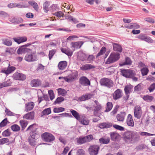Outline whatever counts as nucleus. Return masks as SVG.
<instances>
[{
    "mask_svg": "<svg viewBox=\"0 0 155 155\" xmlns=\"http://www.w3.org/2000/svg\"><path fill=\"white\" fill-rule=\"evenodd\" d=\"M58 7L57 6V5L52 4L50 7V10L52 12L57 11L58 9Z\"/></svg>",
    "mask_w": 155,
    "mask_h": 155,
    "instance_id": "nucleus-51",
    "label": "nucleus"
},
{
    "mask_svg": "<svg viewBox=\"0 0 155 155\" xmlns=\"http://www.w3.org/2000/svg\"><path fill=\"white\" fill-rule=\"evenodd\" d=\"M19 122L21 127V130H23L28 125V122L26 120H21L19 121Z\"/></svg>",
    "mask_w": 155,
    "mask_h": 155,
    "instance_id": "nucleus-28",
    "label": "nucleus"
},
{
    "mask_svg": "<svg viewBox=\"0 0 155 155\" xmlns=\"http://www.w3.org/2000/svg\"><path fill=\"white\" fill-rule=\"evenodd\" d=\"M126 122L128 126L132 127L134 126V122L132 118V116L130 114L128 115Z\"/></svg>",
    "mask_w": 155,
    "mask_h": 155,
    "instance_id": "nucleus-22",
    "label": "nucleus"
},
{
    "mask_svg": "<svg viewBox=\"0 0 155 155\" xmlns=\"http://www.w3.org/2000/svg\"><path fill=\"white\" fill-rule=\"evenodd\" d=\"M42 140L44 141L51 142L54 140V136L50 133L45 132L41 135Z\"/></svg>",
    "mask_w": 155,
    "mask_h": 155,
    "instance_id": "nucleus-6",
    "label": "nucleus"
},
{
    "mask_svg": "<svg viewBox=\"0 0 155 155\" xmlns=\"http://www.w3.org/2000/svg\"><path fill=\"white\" fill-rule=\"evenodd\" d=\"M54 15L58 18L63 17L64 14L61 11L57 12L54 14Z\"/></svg>",
    "mask_w": 155,
    "mask_h": 155,
    "instance_id": "nucleus-56",
    "label": "nucleus"
},
{
    "mask_svg": "<svg viewBox=\"0 0 155 155\" xmlns=\"http://www.w3.org/2000/svg\"><path fill=\"white\" fill-rule=\"evenodd\" d=\"M49 5L48 2L46 1L43 4V9L44 11L46 13H47L49 11L48 6Z\"/></svg>",
    "mask_w": 155,
    "mask_h": 155,
    "instance_id": "nucleus-44",
    "label": "nucleus"
},
{
    "mask_svg": "<svg viewBox=\"0 0 155 155\" xmlns=\"http://www.w3.org/2000/svg\"><path fill=\"white\" fill-rule=\"evenodd\" d=\"M132 63V61L131 59L128 57H126L125 58V61L124 62L120 64V66H123L125 65H130Z\"/></svg>",
    "mask_w": 155,
    "mask_h": 155,
    "instance_id": "nucleus-31",
    "label": "nucleus"
},
{
    "mask_svg": "<svg viewBox=\"0 0 155 155\" xmlns=\"http://www.w3.org/2000/svg\"><path fill=\"white\" fill-rule=\"evenodd\" d=\"M34 112H30L25 114L23 116V118L27 120H32L34 119Z\"/></svg>",
    "mask_w": 155,
    "mask_h": 155,
    "instance_id": "nucleus-23",
    "label": "nucleus"
},
{
    "mask_svg": "<svg viewBox=\"0 0 155 155\" xmlns=\"http://www.w3.org/2000/svg\"><path fill=\"white\" fill-rule=\"evenodd\" d=\"M31 51V49L24 47L22 45L18 48L17 53L18 54H22L27 52H30Z\"/></svg>",
    "mask_w": 155,
    "mask_h": 155,
    "instance_id": "nucleus-13",
    "label": "nucleus"
},
{
    "mask_svg": "<svg viewBox=\"0 0 155 155\" xmlns=\"http://www.w3.org/2000/svg\"><path fill=\"white\" fill-rule=\"evenodd\" d=\"M110 139L108 137L106 138L102 137L99 140V142L101 144H107L110 142Z\"/></svg>",
    "mask_w": 155,
    "mask_h": 155,
    "instance_id": "nucleus-30",
    "label": "nucleus"
},
{
    "mask_svg": "<svg viewBox=\"0 0 155 155\" xmlns=\"http://www.w3.org/2000/svg\"><path fill=\"white\" fill-rule=\"evenodd\" d=\"M120 55L119 53H111L106 61L105 63L109 64L117 61L120 58Z\"/></svg>",
    "mask_w": 155,
    "mask_h": 155,
    "instance_id": "nucleus-5",
    "label": "nucleus"
},
{
    "mask_svg": "<svg viewBox=\"0 0 155 155\" xmlns=\"http://www.w3.org/2000/svg\"><path fill=\"white\" fill-rule=\"evenodd\" d=\"M37 125L36 124H33L30 125L26 131L31 130L30 133V135L31 137L33 139L36 140L40 137V133L37 131Z\"/></svg>",
    "mask_w": 155,
    "mask_h": 155,
    "instance_id": "nucleus-2",
    "label": "nucleus"
},
{
    "mask_svg": "<svg viewBox=\"0 0 155 155\" xmlns=\"http://www.w3.org/2000/svg\"><path fill=\"white\" fill-rule=\"evenodd\" d=\"M144 41L148 43H152L153 42V40L150 37L147 36L146 37Z\"/></svg>",
    "mask_w": 155,
    "mask_h": 155,
    "instance_id": "nucleus-60",
    "label": "nucleus"
},
{
    "mask_svg": "<svg viewBox=\"0 0 155 155\" xmlns=\"http://www.w3.org/2000/svg\"><path fill=\"white\" fill-rule=\"evenodd\" d=\"M136 149L137 150H143L144 151H147L148 150V147L144 144H141L136 147Z\"/></svg>",
    "mask_w": 155,
    "mask_h": 155,
    "instance_id": "nucleus-29",
    "label": "nucleus"
},
{
    "mask_svg": "<svg viewBox=\"0 0 155 155\" xmlns=\"http://www.w3.org/2000/svg\"><path fill=\"white\" fill-rule=\"evenodd\" d=\"M9 21L13 24L17 25L21 23L23 21V20L21 17H16L12 16L8 18Z\"/></svg>",
    "mask_w": 155,
    "mask_h": 155,
    "instance_id": "nucleus-10",
    "label": "nucleus"
},
{
    "mask_svg": "<svg viewBox=\"0 0 155 155\" xmlns=\"http://www.w3.org/2000/svg\"><path fill=\"white\" fill-rule=\"evenodd\" d=\"M12 130L14 132H17L20 130V127L17 124H14L11 126Z\"/></svg>",
    "mask_w": 155,
    "mask_h": 155,
    "instance_id": "nucleus-35",
    "label": "nucleus"
},
{
    "mask_svg": "<svg viewBox=\"0 0 155 155\" xmlns=\"http://www.w3.org/2000/svg\"><path fill=\"white\" fill-rule=\"evenodd\" d=\"M9 122L7 118H5L0 123V127H2L6 126Z\"/></svg>",
    "mask_w": 155,
    "mask_h": 155,
    "instance_id": "nucleus-43",
    "label": "nucleus"
},
{
    "mask_svg": "<svg viewBox=\"0 0 155 155\" xmlns=\"http://www.w3.org/2000/svg\"><path fill=\"white\" fill-rule=\"evenodd\" d=\"M70 112L76 120H78L80 118V115L79 114L76 110L71 109L70 110Z\"/></svg>",
    "mask_w": 155,
    "mask_h": 155,
    "instance_id": "nucleus-25",
    "label": "nucleus"
},
{
    "mask_svg": "<svg viewBox=\"0 0 155 155\" xmlns=\"http://www.w3.org/2000/svg\"><path fill=\"white\" fill-rule=\"evenodd\" d=\"M79 83L83 86H89L91 85L90 80L86 76H82L79 79Z\"/></svg>",
    "mask_w": 155,
    "mask_h": 155,
    "instance_id": "nucleus-8",
    "label": "nucleus"
},
{
    "mask_svg": "<svg viewBox=\"0 0 155 155\" xmlns=\"http://www.w3.org/2000/svg\"><path fill=\"white\" fill-rule=\"evenodd\" d=\"M12 77L15 80L23 81L26 78V76L21 73L18 72L13 74Z\"/></svg>",
    "mask_w": 155,
    "mask_h": 155,
    "instance_id": "nucleus-9",
    "label": "nucleus"
},
{
    "mask_svg": "<svg viewBox=\"0 0 155 155\" xmlns=\"http://www.w3.org/2000/svg\"><path fill=\"white\" fill-rule=\"evenodd\" d=\"M87 55L84 53L80 52L79 53L78 55V58L81 61H86L87 58Z\"/></svg>",
    "mask_w": 155,
    "mask_h": 155,
    "instance_id": "nucleus-27",
    "label": "nucleus"
},
{
    "mask_svg": "<svg viewBox=\"0 0 155 155\" xmlns=\"http://www.w3.org/2000/svg\"><path fill=\"white\" fill-rule=\"evenodd\" d=\"M133 86L131 84L125 86L124 88L125 94H129L131 93L133 91Z\"/></svg>",
    "mask_w": 155,
    "mask_h": 155,
    "instance_id": "nucleus-20",
    "label": "nucleus"
},
{
    "mask_svg": "<svg viewBox=\"0 0 155 155\" xmlns=\"http://www.w3.org/2000/svg\"><path fill=\"white\" fill-rule=\"evenodd\" d=\"M31 83L32 86L34 87H38L41 84L40 81L38 79H34L32 80Z\"/></svg>",
    "mask_w": 155,
    "mask_h": 155,
    "instance_id": "nucleus-26",
    "label": "nucleus"
},
{
    "mask_svg": "<svg viewBox=\"0 0 155 155\" xmlns=\"http://www.w3.org/2000/svg\"><path fill=\"white\" fill-rule=\"evenodd\" d=\"M87 58L86 61L88 63H91L93 61L94 58L93 55H89L88 56L87 55Z\"/></svg>",
    "mask_w": 155,
    "mask_h": 155,
    "instance_id": "nucleus-53",
    "label": "nucleus"
},
{
    "mask_svg": "<svg viewBox=\"0 0 155 155\" xmlns=\"http://www.w3.org/2000/svg\"><path fill=\"white\" fill-rule=\"evenodd\" d=\"M128 71V69L121 70L120 71L121 75L127 78Z\"/></svg>",
    "mask_w": 155,
    "mask_h": 155,
    "instance_id": "nucleus-59",
    "label": "nucleus"
},
{
    "mask_svg": "<svg viewBox=\"0 0 155 155\" xmlns=\"http://www.w3.org/2000/svg\"><path fill=\"white\" fill-rule=\"evenodd\" d=\"M146 36V35L141 33L138 35L137 38L142 41H144Z\"/></svg>",
    "mask_w": 155,
    "mask_h": 155,
    "instance_id": "nucleus-63",
    "label": "nucleus"
},
{
    "mask_svg": "<svg viewBox=\"0 0 155 155\" xmlns=\"http://www.w3.org/2000/svg\"><path fill=\"white\" fill-rule=\"evenodd\" d=\"M113 104L111 102H108L107 104V107L105 112H108L110 111L112 108Z\"/></svg>",
    "mask_w": 155,
    "mask_h": 155,
    "instance_id": "nucleus-37",
    "label": "nucleus"
},
{
    "mask_svg": "<svg viewBox=\"0 0 155 155\" xmlns=\"http://www.w3.org/2000/svg\"><path fill=\"white\" fill-rule=\"evenodd\" d=\"M30 52H27L25 57V60L28 62H32L36 61L38 60L37 55L35 51H33L32 49Z\"/></svg>",
    "mask_w": 155,
    "mask_h": 155,
    "instance_id": "nucleus-3",
    "label": "nucleus"
},
{
    "mask_svg": "<svg viewBox=\"0 0 155 155\" xmlns=\"http://www.w3.org/2000/svg\"><path fill=\"white\" fill-rule=\"evenodd\" d=\"M113 126L114 128L120 131H124L125 129L124 127L117 124H114Z\"/></svg>",
    "mask_w": 155,
    "mask_h": 155,
    "instance_id": "nucleus-47",
    "label": "nucleus"
},
{
    "mask_svg": "<svg viewBox=\"0 0 155 155\" xmlns=\"http://www.w3.org/2000/svg\"><path fill=\"white\" fill-rule=\"evenodd\" d=\"M5 111L7 115L8 116H15L16 115V114L11 112L10 110L7 108H6Z\"/></svg>",
    "mask_w": 155,
    "mask_h": 155,
    "instance_id": "nucleus-57",
    "label": "nucleus"
},
{
    "mask_svg": "<svg viewBox=\"0 0 155 155\" xmlns=\"http://www.w3.org/2000/svg\"><path fill=\"white\" fill-rule=\"evenodd\" d=\"M85 137L87 142L90 141L92 140L93 138V136L91 134L85 136Z\"/></svg>",
    "mask_w": 155,
    "mask_h": 155,
    "instance_id": "nucleus-62",
    "label": "nucleus"
},
{
    "mask_svg": "<svg viewBox=\"0 0 155 155\" xmlns=\"http://www.w3.org/2000/svg\"><path fill=\"white\" fill-rule=\"evenodd\" d=\"M57 91L59 95H61L63 96H65L67 94L66 91L63 88H59L58 89Z\"/></svg>",
    "mask_w": 155,
    "mask_h": 155,
    "instance_id": "nucleus-32",
    "label": "nucleus"
},
{
    "mask_svg": "<svg viewBox=\"0 0 155 155\" xmlns=\"http://www.w3.org/2000/svg\"><path fill=\"white\" fill-rule=\"evenodd\" d=\"M128 71L127 78H131L133 76H134L135 74L132 70L128 69Z\"/></svg>",
    "mask_w": 155,
    "mask_h": 155,
    "instance_id": "nucleus-49",
    "label": "nucleus"
},
{
    "mask_svg": "<svg viewBox=\"0 0 155 155\" xmlns=\"http://www.w3.org/2000/svg\"><path fill=\"white\" fill-rule=\"evenodd\" d=\"M56 52L55 50H52L49 51L48 56L50 60H51Z\"/></svg>",
    "mask_w": 155,
    "mask_h": 155,
    "instance_id": "nucleus-48",
    "label": "nucleus"
},
{
    "mask_svg": "<svg viewBox=\"0 0 155 155\" xmlns=\"http://www.w3.org/2000/svg\"><path fill=\"white\" fill-rule=\"evenodd\" d=\"M134 116L135 117L140 119L142 115V112L141 108L140 106H136L134 109Z\"/></svg>",
    "mask_w": 155,
    "mask_h": 155,
    "instance_id": "nucleus-11",
    "label": "nucleus"
},
{
    "mask_svg": "<svg viewBox=\"0 0 155 155\" xmlns=\"http://www.w3.org/2000/svg\"><path fill=\"white\" fill-rule=\"evenodd\" d=\"M78 121L80 122L81 124L84 125H87L89 123V120L84 119L83 118H80Z\"/></svg>",
    "mask_w": 155,
    "mask_h": 155,
    "instance_id": "nucleus-46",
    "label": "nucleus"
},
{
    "mask_svg": "<svg viewBox=\"0 0 155 155\" xmlns=\"http://www.w3.org/2000/svg\"><path fill=\"white\" fill-rule=\"evenodd\" d=\"M67 63L66 61H62L59 62L58 67V68L61 70H63L67 67Z\"/></svg>",
    "mask_w": 155,
    "mask_h": 155,
    "instance_id": "nucleus-24",
    "label": "nucleus"
},
{
    "mask_svg": "<svg viewBox=\"0 0 155 155\" xmlns=\"http://www.w3.org/2000/svg\"><path fill=\"white\" fill-rule=\"evenodd\" d=\"M124 141L126 143L132 144L138 142L140 139V136L136 132L127 131L123 135Z\"/></svg>",
    "mask_w": 155,
    "mask_h": 155,
    "instance_id": "nucleus-1",
    "label": "nucleus"
},
{
    "mask_svg": "<svg viewBox=\"0 0 155 155\" xmlns=\"http://www.w3.org/2000/svg\"><path fill=\"white\" fill-rule=\"evenodd\" d=\"M116 118L118 121L123 122L124 120V116L121 114H118L116 116Z\"/></svg>",
    "mask_w": 155,
    "mask_h": 155,
    "instance_id": "nucleus-52",
    "label": "nucleus"
},
{
    "mask_svg": "<svg viewBox=\"0 0 155 155\" xmlns=\"http://www.w3.org/2000/svg\"><path fill=\"white\" fill-rule=\"evenodd\" d=\"M64 100V98L63 97L60 96L57 98L56 99L54 102L53 104H59Z\"/></svg>",
    "mask_w": 155,
    "mask_h": 155,
    "instance_id": "nucleus-39",
    "label": "nucleus"
},
{
    "mask_svg": "<svg viewBox=\"0 0 155 155\" xmlns=\"http://www.w3.org/2000/svg\"><path fill=\"white\" fill-rule=\"evenodd\" d=\"M51 113V110L50 107L48 108L44 109L41 112L42 116L46 115L49 114Z\"/></svg>",
    "mask_w": 155,
    "mask_h": 155,
    "instance_id": "nucleus-33",
    "label": "nucleus"
},
{
    "mask_svg": "<svg viewBox=\"0 0 155 155\" xmlns=\"http://www.w3.org/2000/svg\"><path fill=\"white\" fill-rule=\"evenodd\" d=\"M140 71L142 76H144L147 75L149 72V70L147 68L144 67L141 69Z\"/></svg>",
    "mask_w": 155,
    "mask_h": 155,
    "instance_id": "nucleus-38",
    "label": "nucleus"
},
{
    "mask_svg": "<svg viewBox=\"0 0 155 155\" xmlns=\"http://www.w3.org/2000/svg\"><path fill=\"white\" fill-rule=\"evenodd\" d=\"M95 66L91 64H86L80 67V69L82 71H87L95 68Z\"/></svg>",
    "mask_w": 155,
    "mask_h": 155,
    "instance_id": "nucleus-21",
    "label": "nucleus"
},
{
    "mask_svg": "<svg viewBox=\"0 0 155 155\" xmlns=\"http://www.w3.org/2000/svg\"><path fill=\"white\" fill-rule=\"evenodd\" d=\"M7 68H4L0 71L1 73H3L6 75H8L15 69V68L13 66H9Z\"/></svg>",
    "mask_w": 155,
    "mask_h": 155,
    "instance_id": "nucleus-12",
    "label": "nucleus"
},
{
    "mask_svg": "<svg viewBox=\"0 0 155 155\" xmlns=\"http://www.w3.org/2000/svg\"><path fill=\"white\" fill-rule=\"evenodd\" d=\"M9 130V129L5 130L2 134L3 136L4 137L9 136L11 134V133L10 132Z\"/></svg>",
    "mask_w": 155,
    "mask_h": 155,
    "instance_id": "nucleus-42",
    "label": "nucleus"
},
{
    "mask_svg": "<svg viewBox=\"0 0 155 155\" xmlns=\"http://www.w3.org/2000/svg\"><path fill=\"white\" fill-rule=\"evenodd\" d=\"M14 41L18 44L27 41V38L26 37H18L13 38Z\"/></svg>",
    "mask_w": 155,
    "mask_h": 155,
    "instance_id": "nucleus-15",
    "label": "nucleus"
},
{
    "mask_svg": "<svg viewBox=\"0 0 155 155\" xmlns=\"http://www.w3.org/2000/svg\"><path fill=\"white\" fill-rule=\"evenodd\" d=\"M64 108L62 107H55L53 110L54 112L55 113H58L63 111Z\"/></svg>",
    "mask_w": 155,
    "mask_h": 155,
    "instance_id": "nucleus-45",
    "label": "nucleus"
},
{
    "mask_svg": "<svg viewBox=\"0 0 155 155\" xmlns=\"http://www.w3.org/2000/svg\"><path fill=\"white\" fill-rule=\"evenodd\" d=\"M73 54V52L70 49H67L65 54L68 57H71Z\"/></svg>",
    "mask_w": 155,
    "mask_h": 155,
    "instance_id": "nucleus-64",
    "label": "nucleus"
},
{
    "mask_svg": "<svg viewBox=\"0 0 155 155\" xmlns=\"http://www.w3.org/2000/svg\"><path fill=\"white\" fill-rule=\"evenodd\" d=\"M77 142L80 144L84 143L87 142L85 137H80L77 139Z\"/></svg>",
    "mask_w": 155,
    "mask_h": 155,
    "instance_id": "nucleus-36",
    "label": "nucleus"
},
{
    "mask_svg": "<svg viewBox=\"0 0 155 155\" xmlns=\"http://www.w3.org/2000/svg\"><path fill=\"white\" fill-rule=\"evenodd\" d=\"M35 104L33 102H29L25 104V111H29L32 110L34 107Z\"/></svg>",
    "mask_w": 155,
    "mask_h": 155,
    "instance_id": "nucleus-19",
    "label": "nucleus"
},
{
    "mask_svg": "<svg viewBox=\"0 0 155 155\" xmlns=\"http://www.w3.org/2000/svg\"><path fill=\"white\" fill-rule=\"evenodd\" d=\"M143 99L147 102H151L153 99V97L148 95H144L143 97Z\"/></svg>",
    "mask_w": 155,
    "mask_h": 155,
    "instance_id": "nucleus-34",
    "label": "nucleus"
},
{
    "mask_svg": "<svg viewBox=\"0 0 155 155\" xmlns=\"http://www.w3.org/2000/svg\"><path fill=\"white\" fill-rule=\"evenodd\" d=\"M113 46V49L114 51H117L119 53L122 52V48L121 45L118 43H112Z\"/></svg>",
    "mask_w": 155,
    "mask_h": 155,
    "instance_id": "nucleus-17",
    "label": "nucleus"
},
{
    "mask_svg": "<svg viewBox=\"0 0 155 155\" xmlns=\"http://www.w3.org/2000/svg\"><path fill=\"white\" fill-rule=\"evenodd\" d=\"M99 83L101 86L110 88L114 86V82L110 79L104 78H101L99 81Z\"/></svg>",
    "mask_w": 155,
    "mask_h": 155,
    "instance_id": "nucleus-4",
    "label": "nucleus"
},
{
    "mask_svg": "<svg viewBox=\"0 0 155 155\" xmlns=\"http://www.w3.org/2000/svg\"><path fill=\"white\" fill-rule=\"evenodd\" d=\"M110 135L111 140L114 141L118 140L120 136L118 133L115 132H110Z\"/></svg>",
    "mask_w": 155,
    "mask_h": 155,
    "instance_id": "nucleus-16",
    "label": "nucleus"
},
{
    "mask_svg": "<svg viewBox=\"0 0 155 155\" xmlns=\"http://www.w3.org/2000/svg\"><path fill=\"white\" fill-rule=\"evenodd\" d=\"M78 76V71H72L71 73L69 75L68 77H70L71 81H73L77 78Z\"/></svg>",
    "mask_w": 155,
    "mask_h": 155,
    "instance_id": "nucleus-18",
    "label": "nucleus"
},
{
    "mask_svg": "<svg viewBox=\"0 0 155 155\" xmlns=\"http://www.w3.org/2000/svg\"><path fill=\"white\" fill-rule=\"evenodd\" d=\"M100 147L98 145H93L90 146L88 151L90 155H97Z\"/></svg>",
    "mask_w": 155,
    "mask_h": 155,
    "instance_id": "nucleus-7",
    "label": "nucleus"
},
{
    "mask_svg": "<svg viewBox=\"0 0 155 155\" xmlns=\"http://www.w3.org/2000/svg\"><path fill=\"white\" fill-rule=\"evenodd\" d=\"M106 49L105 47L103 46L102 47L99 52L97 55L96 57L97 58L99 56L103 55L106 52Z\"/></svg>",
    "mask_w": 155,
    "mask_h": 155,
    "instance_id": "nucleus-40",
    "label": "nucleus"
},
{
    "mask_svg": "<svg viewBox=\"0 0 155 155\" xmlns=\"http://www.w3.org/2000/svg\"><path fill=\"white\" fill-rule=\"evenodd\" d=\"M5 87L10 86L11 85L12 82L10 79L7 80L6 81L3 82Z\"/></svg>",
    "mask_w": 155,
    "mask_h": 155,
    "instance_id": "nucleus-61",
    "label": "nucleus"
},
{
    "mask_svg": "<svg viewBox=\"0 0 155 155\" xmlns=\"http://www.w3.org/2000/svg\"><path fill=\"white\" fill-rule=\"evenodd\" d=\"M48 92L50 100H52L54 98V95L53 91L52 90H50Z\"/></svg>",
    "mask_w": 155,
    "mask_h": 155,
    "instance_id": "nucleus-58",
    "label": "nucleus"
},
{
    "mask_svg": "<svg viewBox=\"0 0 155 155\" xmlns=\"http://www.w3.org/2000/svg\"><path fill=\"white\" fill-rule=\"evenodd\" d=\"M148 89L150 92L153 91L155 89V83L151 84Z\"/></svg>",
    "mask_w": 155,
    "mask_h": 155,
    "instance_id": "nucleus-55",
    "label": "nucleus"
},
{
    "mask_svg": "<svg viewBox=\"0 0 155 155\" xmlns=\"http://www.w3.org/2000/svg\"><path fill=\"white\" fill-rule=\"evenodd\" d=\"M140 134L142 136H145L147 137H150L155 135V134H150L145 132H141L140 133Z\"/></svg>",
    "mask_w": 155,
    "mask_h": 155,
    "instance_id": "nucleus-54",
    "label": "nucleus"
},
{
    "mask_svg": "<svg viewBox=\"0 0 155 155\" xmlns=\"http://www.w3.org/2000/svg\"><path fill=\"white\" fill-rule=\"evenodd\" d=\"M9 142V140L8 138H2L0 139V145H3L4 144L8 143Z\"/></svg>",
    "mask_w": 155,
    "mask_h": 155,
    "instance_id": "nucleus-50",
    "label": "nucleus"
},
{
    "mask_svg": "<svg viewBox=\"0 0 155 155\" xmlns=\"http://www.w3.org/2000/svg\"><path fill=\"white\" fill-rule=\"evenodd\" d=\"M122 91L119 89L116 90L114 93L113 94V99L114 100H117L122 96Z\"/></svg>",
    "mask_w": 155,
    "mask_h": 155,
    "instance_id": "nucleus-14",
    "label": "nucleus"
},
{
    "mask_svg": "<svg viewBox=\"0 0 155 155\" xmlns=\"http://www.w3.org/2000/svg\"><path fill=\"white\" fill-rule=\"evenodd\" d=\"M19 8H23L27 7V6L25 3L23 2H20L19 3H16L15 7Z\"/></svg>",
    "mask_w": 155,
    "mask_h": 155,
    "instance_id": "nucleus-41",
    "label": "nucleus"
}]
</instances>
